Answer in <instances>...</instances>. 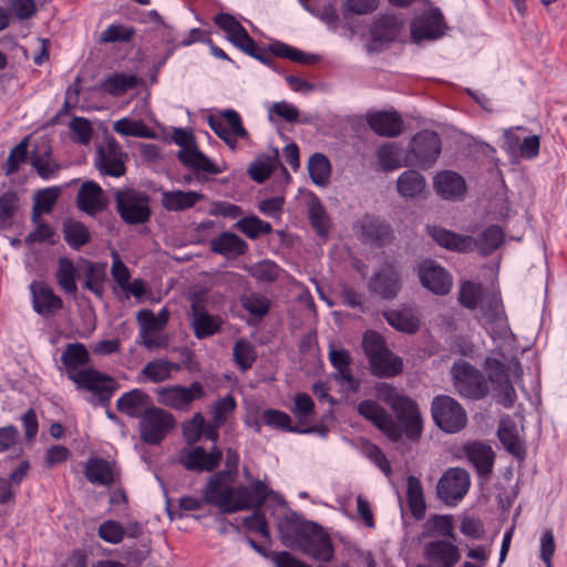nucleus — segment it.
<instances>
[{
	"label": "nucleus",
	"mask_w": 567,
	"mask_h": 567,
	"mask_svg": "<svg viewBox=\"0 0 567 567\" xmlns=\"http://www.w3.org/2000/svg\"><path fill=\"white\" fill-rule=\"evenodd\" d=\"M484 373L464 360H457L451 368L453 385L456 392L468 400H482L489 392L492 383L499 396V402L505 408L514 405L516 392L513 380L522 377L523 370L519 361L512 357L506 358L503 352L494 351L484 361Z\"/></svg>",
	"instance_id": "obj_1"
},
{
	"label": "nucleus",
	"mask_w": 567,
	"mask_h": 567,
	"mask_svg": "<svg viewBox=\"0 0 567 567\" xmlns=\"http://www.w3.org/2000/svg\"><path fill=\"white\" fill-rule=\"evenodd\" d=\"M270 494L272 491L259 480L249 486L235 484L231 472L216 473L209 478L204 489L206 502L223 514L261 507Z\"/></svg>",
	"instance_id": "obj_2"
},
{
	"label": "nucleus",
	"mask_w": 567,
	"mask_h": 567,
	"mask_svg": "<svg viewBox=\"0 0 567 567\" xmlns=\"http://www.w3.org/2000/svg\"><path fill=\"white\" fill-rule=\"evenodd\" d=\"M458 302L470 310L480 309L486 330L494 340L513 338L499 291L495 287L484 288L481 284L463 281L458 289Z\"/></svg>",
	"instance_id": "obj_3"
},
{
	"label": "nucleus",
	"mask_w": 567,
	"mask_h": 567,
	"mask_svg": "<svg viewBox=\"0 0 567 567\" xmlns=\"http://www.w3.org/2000/svg\"><path fill=\"white\" fill-rule=\"evenodd\" d=\"M427 233L440 246L460 252L476 248L482 255H489L504 241V231L495 225L485 228L476 239L436 226H429Z\"/></svg>",
	"instance_id": "obj_4"
},
{
	"label": "nucleus",
	"mask_w": 567,
	"mask_h": 567,
	"mask_svg": "<svg viewBox=\"0 0 567 567\" xmlns=\"http://www.w3.org/2000/svg\"><path fill=\"white\" fill-rule=\"evenodd\" d=\"M374 392L380 401L391 406L402 425L404 435L411 440L417 439L422 432V416L416 403L385 382L377 383Z\"/></svg>",
	"instance_id": "obj_5"
},
{
	"label": "nucleus",
	"mask_w": 567,
	"mask_h": 567,
	"mask_svg": "<svg viewBox=\"0 0 567 567\" xmlns=\"http://www.w3.org/2000/svg\"><path fill=\"white\" fill-rule=\"evenodd\" d=\"M78 390H85L90 393L85 400L93 406L107 408L111 399L118 389V382L94 368L81 369L70 375Z\"/></svg>",
	"instance_id": "obj_6"
},
{
	"label": "nucleus",
	"mask_w": 567,
	"mask_h": 567,
	"mask_svg": "<svg viewBox=\"0 0 567 567\" xmlns=\"http://www.w3.org/2000/svg\"><path fill=\"white\" fill-rule=\"evenodd\" d=\"M362 347L374 375L391 378L401 373L403 368L402 359L385 348L384 341L379 333L374 331L365 332Z\"/></svg>",
	"instance_id": "obj_7"
},
{
	"label": "nucleus",
	"mask_w": 567,
	"mask_h": 567,
	"mask_svg": "<svg viewBox=\"0 0 567 567\" xmlns=\"http://www.w3.org/2000/svg\"><path fill=\"white\" fill-rule=\"evenodd\" d=\"M158 39L162 48L159 59L153 62L154 71L150 81L152 84L157 82V72L165 64L167 59L173 54L175 47L172 44L176 41L173 28L163 19L156 10L144 12V35Z\"/></svg>",
	"instance_id": "obj_8"
},
{
	"label": "nucleus",
	"mask_w": 567,
	"mask_h": 567,
	"mask_svg": "<svg viewBox=\"0 0 567 567\" xmlns=\"http://www.w3.org/2000/svg\"><path fill=\"white\" fill-rule=\"evenodd\" d=\"M449 27L444 16L436 7H427L416 14L410 23V34L413 43L436 41L445 35Z\"/></svg>",
	"instance_id": "obj_9"
},
{
	"label": "nucleus",
	"mask_w": 567,
	"mask_h": 567,
	"mask_svg": "<svg viewBox=\"0 0 567 567\" xmlns=\"http://www.w3.org/2000/svg\"><path fill=\"white\" fill-rule=\"evenodd\" d=\"M432 415L437 426L446 433L461 431L467 422L463 406L449 395H437L433 399Z\"/></svg>",
	"instance_id": "obj_10"
},
{
	"label": "nucleus",
	"mask_w": 567,
	"mask_h": 567,
	"mask_svg": "<svg viewBox=\"0 0 567 567\" xmlns=\"http://www.w3.org/2000/svg\"><path fill=\"white\" fill-rule=\"evenodd\" d=\"M214 22L225 33L226 39L246 54L258 59L267 65H271L272 59L259 54L256 42L250 38L246 29L233 16L219 13L215 16Z\"/></svg>",
	"instance_id": "obj_11"
},
{
	"label": "nucleus",
	"mask_w": 567,
	"mask_h": 567,
	"mask_svg": "<svg viewBox=\"0 0 567 567\" xmlns=\"http://www.w3.org/2000/svg\"><path fill=\"white\" fill-rule=\"evenodd\" d=\"M208 124L215 134L231 150L237 147L239 140H248L249 137L239 113L235 110H224L217 115L209 116Z\"/></svg>",
	"instance_id": "obj_12"
},
{
	"label": "nucleus",
	"mask_w": 567,
	"mask_h": 567,
	"mask_svg": "<svg viewBox=\"0 0 567 567\" xmlns=\"http://www.w3.org/2000/svg\"><path fill=\"white\" fill-rule=\"evenodd\" d=\"M441 154L440 136L433 131L417 132L411 140L409 156L411 165L420 168L431 167Z\"/></svg>",
	"instance_id": "obj_13"
},
{
	"label": "nucleus",
	"mask_w": 567,
	"mask_h": 567,
	"mask_svg": "<svg viewBox=\"0 0 567 567\" xmlns=\"http://www.w3.org/2000/svg\"><path fill=\"white\" fill-rule=\"evenodd\" d=\"M470 485V475L465 470L449 468L439 481L437 495L446 505L454 506L466 495Z\"/></svg>",
	"instance_id": "obj_14"
},
{
	"label": "nucleus",
	"mask_w": 567,
	"mask_h": 567,
	"mask_svg": "<svg viewBox=\"0 0 567 567\" xmlns=\"http://www.w3.org/2000/svg\"><path fill=\"white\" fill-rule=\"evenodd\" d=\"M358 412L364 419L372 422L391 441H399L402 436V425L396 423L392 416L375 401L363 400L358 405Z\"/></svg>",
	"instance_id": "obj_15"
},
{
	"label": "nucleus",
	"mask_w": 567,
	"mask_h": 567,
	"mask_svg": "<svg viewBox=\"0 0 567 567\" xmlns=\"http://www.w3.org/2000/svg\"><path fill=\"white\" fill-rule=\"evenodd\" d=\"M423 557L435 567H454L461 560V550L451 539H432L424 544Z\"/></svg>",
	"instance_id": "obj_16"
},
{
	"label": "nucleus",
	"mask_w": 567,
	"mask_h": 567,
	"mask_svg": "<svg viewBox=\"0 0 567 567\" xmlns=\"http://www.w3.org/2000/svg\"><path fill=\"white\" fill-rule=\"evenodd\" d=\"M221 456V451L217 447L206 452L202 446H188L179 452L178 458L187 470L210 472L219 465Z\"/></svg>",
	"instance_id": "obj_17"
},
{
	"label": "nucleus",
	"mask_w": 567,
	"mask_h": 567,
	"mask_svg": "<svg viewBox=\"0 0 567 567\" xmlns=\"http://www.w3.org/2000/svg\"><path fill=\"white\" fill-rule=\"evenodd\" d=\"M419 278L424 288L435 295H447L452 288L451 275L433 260H424L417 268Z\"/></svg>",
	"instance_id": "obj_18"
},
{
	"label": "nucleus",
	"mask_w": 567,
	"mask_h": 567,
	"mask_svg": "<svg viewBox=\"0 0 567 567\" xmlns=\"http://www.w3.org/2000/svg\"><path fill=\"white\" fill-rule=\"evenodd\" d=\"M204 394L203 386L198 382L192 383L188 388L171 386L158 390V401L173 409H187L190 403Z\"/></svg>",
	"instance_id": "obj_19"
},
{
	"label": "nucleus",
	"mask_w": 567,
	"mask_h": 567,
	"mask_svg": "<svg viewBox=\"0 0 567 567\" xmlns=\"http://www.w3.org/2000/svg\"><path fill=\"white\" fill-rule=\"evenodd\" d=\"M404 29V19L401 14L385 13L378 17L370 29L373 43L380 45L399 39Z\"/></svg>",
	"instance_id": "obj_20"
},
{
	"label": "nucleus",
	"mask_w": 567,
	"mask_h": 567,
	"mask_svg": "<svg viewBox=\"0 0 567 567\" xmlns=\"http://www.w3.org/2000/svg\"><path fill=\"white\" fill-rule=\"evenodd\" d=\"M174 426L173 416L161 409L144 410V442L158 443Z\"/></svg>",
	"instance_id": "obj_21"
},
{
	"label": "nucleus",
	"mask_w": 567,
	"mask_h": 567,
	"mask_svg": "<svg viewBox=\"0 0 567 567\" xmlns=\"http://www.w3.org/2000/svg\"><path fill=\"white\" fill-rule=\"evenodd\" d=\"M369 288L384 299L394 298L401 288L400 275L394 264L385 262L371 278Z\"/></svg>",
	"instance_id": "obj_22"
},
{
	"label": "nucleus",
	"mask_w": 567,
	"mask_h": 567,
	"mask_svg": "<svg viewBox=\"0 0 567 567\" xmlns=\"http://www.w3.org/2000/svg\"><path fill=\"white\" fill-rule=\"evenodd\" d=\"M33 309L41 316L49 317L62 309L63 300L44 282L32 281L30 285Z\"/></svg>",
	"instance_id": "obj_23"
},
{
	"label": "nucleus",
	"mask_w": 567,
	"mask_h": 567,
	"mask_svg": "<svg viewBox=\"0 0 567 567\" xmlns=\"http://www.w3.org/2000/svg\"><path fill=\"white\" fill-rule=\"evenodd\" d=\"M78 208L90 216H94L97 213L103 212L107 202L103 196L101 186L93 182H84L76 195Z\"/></svg>",
	"instance_id": "obj_24"
},
{
	"label": "nucleus",
	"mask_w": 567,
	"mask_h": 567,
	"mask_svg": "<svg viewBox=\"0 0 567 567\" xmlns=\"http://www.w3.org/2000/svg\"><path fill=\"white\" fill-rule=\"evenodd\" d=\"M192 326L195 336L199 339L213 336L220 328L219 318L207 312L202 305L200 296L197 295L192 300Z\"/></svg>",
	"instance_id": "obj_25"
},
{
	"label": "nucleus",
	"mask_w": 567,
	"mask_h": 567,
	"mask_svg": "<svg viewBox=\"0 0 567 567\" xmlns=\"http://www.w3.org/2000/svg\"><path fill=\"white\" fill-rule=\"evenodd\" d=\"M95 162L97 168L104 175L120 177L125 174V165L113 137L107 144V152H105L103 146L99 147Z\"/></svg>",
	"instance_id": "obj_26"
},
{
	"label": "nucleus",
	"mask_w": 567,
	"mask_h": 567,
	"mask_svg": "<svg viewBox=\"0 0 567 567\" xmlns=\"http://www.w3.org/2000/svg\"><path fill=\"white\" fill-rule=\"evenodd\" d=\"M144 347L146 348H158L166 344V338H164L159 331L166 324L168 320V312L166 309H162L157 316L152 311L144 309Z\"/></svg>",
	"instance_id": "obj_27"
},
{
	"label": "nucleus",
	"mask_w": 567,
	"mask_h": 567,
	"mask_svg": "<svg viewBox=\"0 0 567 567\" xmlns=\"http://www.w3.org/2000/svg\"><path fill=\"white\" fill-rule=\"evenodd\" d=\"M384 317L391 327L405 333L416 332L421 324L420 312L412 306H403L398 310L386 311Z\"/></svg>",
	"instance_id": "obj_28"
},
{
	"label": "nucleus",
	"mask_w": 567,
	"mask_h": 567,
	"mask_svg": "<svg viewBox=\"0 0 567 567\" xmlns=\"http://www.w3.org/2000/svg\"><path fill=\"white\" fill-rule=\"evenodd\" d=\"M297 548L301 549L312 558L326 563L331 560L333 556V548L330 539L318 533H305Z\"/></svg>",
	"instance_id": "obj_29"
},
{
	"label": "nucleus",
	"mask_w": 567,
	"mask_h": 567,
	"mask_svg": "<svg viewBox=\"0 0 567 567\" xmlns=\"http://www.w3.org/2000/svg\"><path fill=\"white\" fill-rule=\"evenodd\" d=\"M434 188L444 199H458L466 190L463 177L451 171H443L434 177Z\"/></svg>",
	"instance_id": "obj_30"
},
{
	"label": "nucleus",
	"mask_w": 567,
	"mask_h": 567,
	"mask_svg": "<svg viewBox=\"0 0 567 567\" xmlns=\"http://www.w3.org/2000/svg\"><path fill=\"white\" fill-rule=\"evenodd\" d=\"M177 157L184 166L196 173H206L210 175L221 173L217 164L199 151L197 143L190 148L179 150Z\"/></svg>",
	"instance_id": "obj_31"
},
{
	"label": "nucleus",
	"mask_w": 567,
	"mask_h": 567,
	"mask_svg": "<svg viewBox=\"0 0 567 567\" xmlns=\"http://www.w3.org/2000/svg\"><path fill=\"white\" fill-rule=\"evenodd\" d=\"M463 452L480 476H486L492 472L493 451L491 446L481 442H470L463 446Z\"/></svg>",
	"instance_id": "obj_32"
},
{
	"label": "nucleus",
	"mask_w": 567,
	"mask_h": 567,
	"mask_svg": "<svg viewBox=\"0 0 567 567\" xmlns=\"http://www.w3.org/2000/svg\"><path fill=\"white\" fill-rule=\"evenodd\" d=\"M115 202L116 210L125 223H142V196H134L130 190H118Z\"/></svg>",
	"instance_id": "obj_33"
},
{
	"label": "nucleus",
	"mask_w": 567,
	"mask_h": 567,
	"mask_svg": "<svg viewBox=\"0 0 567 567\" xmlns=\"http://www.w3.org/2000/svg\"><path fill=\"white\" fill-rule=\"evenodd\" d=\"M368 124L373 132L383 136H396L402 131V120L396 112H377L368 116Z\"/></svg>",
	"instance_id": "obj_34"
},
{
	"label": "nucleus",
	"mask_w": 567,
	"mask_h": 567,
	"mask_svg": "<svg viewBox=\"0 0 567 567\" xmlns=\"http://www.w3.org/2000/svg\"><path fill=\"white\" fill-rule=\"evenodd\" d=\"M84 476L90 483L102 486L111 485L114 482L111 462L99 456H92L86 461Z\"/></svg>",
	"instance_id": "obj_35"
},
{
	"label": "nucleus",
	"mask_w": 567,
	"mask_h": 567,
	"mask_svg": "<svg viewBox=\"0 0 567 567\" xmlns=\"http://www.w3.org/2000/svg\"><path fill=\"white\" fill-rule=\"evenodd\" d=\"M423 538L453 539L455 537L452 515H431L423 524Z\"/></svg>",
	"instance_id": "obj_36"
},
{
	"label": "nucleus",
	"mask_w": 567,
	"mask_h": 567,
	"mask_svg": "<svg viewBox=\"0 0 567 567\" xmlns=\"http://www.w3.org/2000/svg\"><path fill=\"white\" fill-rule=\"evenodd\" d=\"M203 197L202 193L195 190H163L162 205L171 212L186 210L194 207Z\"/></svg>",
	"instance_id": "obj_37"
},
{
	"label": "nucleus",
	"mask_w": 567,
	"mask_h": 567,
	"mask_svg": "<svg viewBox=\"0 0 567 567\" xmlns=\"http://www.w3.org/2000/svg\"><path fill=\"white\" fill-rule=\"evenodd\" d=\"M377 156L384 171H394L399 167L411 165L409 152L404 153L395 143H386L380 146Z\"/></svg>",
	"instance_id": "obj_38"
},
{
	"label": "nucleus",
	"mask_w": 567,
	"mask_h": 567,
	"mask_svg": "<svg viewBox=\"0 0 567 567\" xmlns=\"http://www.w3.org/2000/svg\"><path fill=\"white\" fill-rule=\"evenodd\" d=\"M111 272L113 279L125 292L131 293L137 300H142V278H136L134 279L133 284H130L131 275L128 268L120 259L116 252L114 254V260L112 264Z\"/></svg>",
	"instance_id": "obj_39"
},
{
	"label": "nucleus",
	"mask_w": 567,
	"mask_h": 567,
	"mask_svg": "<svg viewBox=\"0 0 567 567\" xmlns=\"http://www.w3.org/2000/svg\"><path fill=\"white\" fill-rule=\"evenodd\" d=\"M363 240L385 244L390 237L391 231L386 224L373 216H364L358 224Z\"/></svg>",
	"instance_id": "obj_40"
},
{
	"label": "nucleus",
	"mask_w": 567,
	"mask_h": 567,
	"mask_svg": "<svg viewBox=\"0 0 567 567\" xmlns=\"http://www.w3.org/2000/svg\"><path fill=\"white\" fill-rule=\"evenodd\" d=\"M261 422L274 430L291 433H310L311 429H301L292 424V419L284 411L276 409H266L260 415Z\"/></svg>",
	"instance_id": "obj_41"
},
{
	"label": "nucleus",
	"mask_w": 567,
	"mask_h": 567,
	"mask_svg": "<svg viewBox=\"0 0 567 567\" xmlns=\"http://www.w3.org/2000/svg\"><path fill=\"white\" fill-rule=\"evenodd\" d=\"M65 243L74 250H80L91 241L89 228L79 220L65 219L62 224Z\"/></svg>",
	"instance_id": "obj_42"
},
{
	"label": "nucleus",
	"mask_w": 567,
	"mask_h": 567,
	"mask_svg": "<svg viewBox=\"0 0 567 567\" xmlns=\"http://www.w3.org/2000/svg\"><path fill=\"white\" fill-rule=\"evenodd\" d=\"M90 360L91 358L86 347L80 342L68 344L61 355V361L66 369L69 379L70 375L79 371V367L86 365Z\"/></svg>",
	"instance_id": "obj_43"
},
{
	"label": "nucleus",
	"mask_w": 567,
	"mask_h": 567,
	"mask_svg": "<svg viewBox=\"0 0 567 567\" xmlns=\"http://www.w3.org/2000/svg\"><path fill=\"white\" fill-rule=\"evenodd\" d=\"M116 409L130 417L138 419L137 431L142 437V389L123 393L116 402Z\"/></svg>",
	"instance_id": "obj_44"
},
{
	"label": "nucleus",
	"mask_w": 567,
	"mask_h": 567,
	"mask_svg": "<svg viewBox=\"0 0 567 567\" xmlns=\"http://www.w3.org/2000/svg\"><path fill=\"white\" fill-rule=\"evenodd\" d=\"M425 178L414 169L403 172L396 182L399 194L404 198H414L425 189Z\"/></svg>",
	"instance_id": "obj_45"
},
{
	"label": "nucleus",
	"mask_w": 567,
	"mask_h": 567,
	"mask_svg": "<svg viewBox=\"0 0 567 567\" xmlns=\"http://www.w3.org/2000/svg\"><path fill=\"white\" fill-rule=\"evenodd\" d=\"M210 245L213 251L228 257L243 255L247 249L246 243L233 233H223L212 239Z\"/></svg>",
	"instance_id": "obj_46"
},
{
	"label": "nucleus",
	"mask_w": 567,
	"mask_h": 567,
	"mask_svg": "<svg viewBox=\"0 0 567 567\" xmlns=\"http://www.w3.org/2000/svg\"><path fill=\"white\" fill-rule=\"evenodd\" d=\"M498 437L503 446L516 457L524 454V447L515 423L509 419H502L498 426Z\"/></svg>",
	"instance_id": "obj_47"
},
{
	"label": "nucleus",
	"mask_w": 567,
	"mask_h": 567,
	"mask_svg": "<svg viewBox=\"0 0 567 567\" xmlns=\"http://www.w3.org/2000/svg\"><path fill=\"white\" fill-rule=\"evenodd\" d=\"M140 81V78L132 74L114 73L101 83V89L107 94L120 96L136 87Z\"/></svg>",
	"instance_id": "obj_48"
},
{
	"label": "nucleus",
	"mask_w": 567,
	"mask_h": 567,
	"mask_svg": "<svg viewBox=\"0 0 567 567\" xmlns=\"http://www.w3.org/2000/svg\"><path fill=\"white\" fill-rule=\"evenodd\" d=\"M78 269L73 261L68 257H61L59 259V267L55 274L58 285L61 289L68 293L75 296L78 292L76 285Z\"/></svg>",
	"instance_id": "obj_49"
},
{
	"label": "nucleus",
	"mask_w": 567,
	"mask_h": 567,
	"mask_svg": "<svg viewBox=\"0 0 567 567\" xmlns=\"http://www.w3.org/2000/svg\"><path fill=\"white\" fill-rule=\"evenodd\" d=\"M106 262L87 261L84 288L93 292L99 298L103 297V285L106 280Z\"/></svg>",
	"instance_id": "obj_50"
},
{
	"label": "nucleus",
	"mask_w": 567,
	"mask_h": 567,
	"mask_svg": "<svg viewBox=\"0 0 567 567\" xmlns=\"http://www.w3.org/2000/svg\"><path fill=\"white\" fill-rule=\"evenodd\" d=\"M406 493H408V502L409 507L412 515L416 519H421L425 514V499L423 495L422 484L421 482L414 477L409 476L406 482Z\"/></svg>",
	"instance_id": "obj_51"
},
{
	"label": "nucleus",
	"mask_w": 567,
	"mask_h": 567,
	"mask_svg": "<svg viewBox=\"0 0 567 567\" xmlns=\"http://www.w3.org/2000/svg\"><path fill=\"white\" fill-rule=\"evenodd\" d=\"M20 198L16 190L8 189L0 195V227L8 229L19 209Z\"/></svg>",
	"instance_id": "obj_52"
},
{
	"label": "nucleus",
	"mask_w": 567,
	"mask_h": 567,
	"mask_svg": "<svg viewBox=\"0 0 567 567\" xmlns=\"http://www.w3.org/2000/svg\"><path fill=\"white\" fill-rule=\"evenodd\" d=\"M278 530L285 546L297 548L302 536L307 533V527L301 526L293 519L285 518L278 523Z\"/></svg>",
	"instance_id": "obj_53"
},
{
	"label": "nucleus",
	"mask_w": 567,
	"mask_h": 567,
	"mask_svg": "<svg viewBox=\"0 0 567 567\" xmlns=\"http://www.w3.org/2000/svg\"><path fill=\"white\" fill-rule=\"evenodd\" d=\"M308 171L312 182L319 186L328 183L331 175V165L323 154H313L308 162Z\"/></svg>",
	"instance_id": "obj_54"
},
{
	"label": "nucleus",
	"mask_w": 567,
	"mask_h": 567,
	"mask_svg": "<svg viewBox=\"0 0 567 567\" xmlns=\"http://www.w3.org/2000/svg\"><path fill=\"white\" fill-rule=\"evenodd\" d=\"M309 219L317 235L327 238L331 228V220L318 199L309 205Z\"/></svg>",
	"instance_id": "obj_55"
},
{
	"label": "nucleus",
	"mask_w": 567,
	"mask_h": 567,
	"mask_svg": "<svg viewBox=\"0 0 567 567\" xmlns=\"http://www.w3.org/2000/svg\"><path fill=\"white\" fill-rule=\"evenodd\" d=\"M51 148L48 147L43 155L35 151L31 153L30 163L42 179H49L61 169V165L50 161Z\"/></svg>",
	"instance_id": "obj_56"
},
{
	"label": "nucleus",
	"mask_w": 567,
	"mask_h": 567,
	"mask_svg": "<svg viewBox=\"0 0 567 567\" xmlns=\"http://www.w3.org/2000/svg\"><path fill=\"white\" fill-rule=\"evenodd\" d=\"M29 137L21 140L9 153L6 163L2 166L6 176L12 175L20 169L21 164L28 159Z\"/></svg>",
	"instance_id": "obj_57"
},
{
	"label": "nucleus",
	"mask_w": 567,
	"mask_h": 567,
	"mask_svg": "<svg viewBox=\"0 0 567 567\" xmlns=\"http://www.w3.org/2000/svg\"><path fill=\"white\" fill-rule=\"evenodd\" d=\"M236 227L251 239H256L261 235H267L272 230L269 223L261 220L257 216H249L239 219L236 223Z\"/></svg>",
	"instance_id": "obj_58"
},
{
	"label": "nucleus",
	"mask_w": 567,
	"mask_h": 567,
	"mask_svg": "<svg viewBox=\"0 0 567 567\" xmlns=\"http://www.w3.org/2000/svg\"><path fill=\"white\" fill-rule=\"evenodd\" d=\"M179 365L167 360H155L144 367V377L154 382H162L168 379L174 371H178Z\"/></svg>",
	"instance_id": "obj_59"
},
{
	"label": "nucleus",
	"mask_w": 567,
	"mask_h": 567,
	"mask_svg": "<svg viewBox=\"0 0 567 567\" xmlns=\"http://www.w3.org/2000/svg\"><path fill=\"white\" fill-rule=\"evenodd\" d=\"M136 30L121 23L110 24L100 37L101 43H124L130 42L135 35Z\"/></svg>",
	"instance_id": "obj_60"
},
{
	"label": "nucleus",
	"mask_w": 567,
	"mask_h": 567,
	"mask_svg": "<svg viewBox=\"0 0 567 567\" xmlns=\"http://www.w3.org/2000/svg\"><path fill=\"white\" fill-rule=\"evenodd\" d=\"M61 192V188L58 186L39 189L33 196V205L45 214H50L53 210Z\"/></svg>",
	"instance_id": "obj_61"
},
{
	"label": "nucleus",
	"mask_w": 567,
	"mask_h": 567,
	"mask_svg": "<svg viewBox=\"0 0 567 567\" xmlns=\"http://www.w3.org/2000/svg\"><path fill=\"white\" fill-rule=\"evenodd\" d=\"M256 358L254 346L244 339L238 340L234 347V359L241 370L249 369Z\"/></svg>",
	"instance_id": "obj_62"
},
{
	"label": "nucleus",
	"mask_w": 567,
	"mask_h": 567,
	"mask_svg": "<svg viewBox=\"0 0 567 567\" xmlns=\"http://www.w3.org/2000/svg\"><path fill=\"white\" fill-rule=\"evenodd\" d=\"M241 305L250 315L262 318L269 310L270 301L260 293H250L243 297Z\"/></svg>",
	"instance_id": "obj_63"
},
{
	"label": "nucleus",
	"mask_w": 567,
	"mask_h": 567,
	"mask_svg": "<svg viewBox=\"0 0 567 567\" xmlns=\"http://www.w3.org/2000/svg\"><path fill=\"white\" fill-rule=\"evenodd\" d=\"M55 230L54 228L47 221H39L38 226H35L34 230L29 233L24 238V243L27 245L32 244H43L48 243L50 245H54L56 241L54 239Z\"/></svg>",
	"instance_id": "obj_64"
}]
</instances>
